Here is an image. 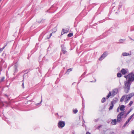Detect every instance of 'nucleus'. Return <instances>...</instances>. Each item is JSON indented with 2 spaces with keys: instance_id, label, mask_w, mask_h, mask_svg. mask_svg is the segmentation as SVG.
I'll return each instance as SVG.
<instances>
[{
  "instance_id": "nucleus-49",
  "label": "nucleus",
  "mask_w": 134,
  "mask_h": 134,
  "mask_svg": "<svg viewBox=\"0 0 134 134\" xmlns=\"http://www.w3.org/2000/svg\"><path fill=\"white\" fill-rule=\"evenodd\" d=\"M2 0H0V2H1V1Z\"/></svg>"
},
{
  "instance_id": "nucleus-20",
  "label": "nucleus",
  "mask_w": 134,
  "mask_h": 134,
  "mask_svg": "<svg viewBox=\"0 0 134 134\" xmlns=\"http://www.w3.org/2000/svg\"><path fill=\"white\" fill-rule=\"evenodd\" d=\"M73 111L74 114H76L78 112V110L77 109L73 110Z\"/></svg>"
},
{
  "instance_id": "nucleus-33",
  "label": "nucleus",
  "mask_w": 134,
  "mask_h": 134,
  "mask_svg": "<svg viewBox=\"0 0 134 134\" xmlns=\"http://www.w3.org/2000/svg\"><path fill=\"white\" fill-rule=\"evenodd\" d=\"M132 118H131L130 117L129 118V119H127V121H129H129L130 120H131V119Z\"/></svg>"
},
{
  "instance_id": "nucleus-43",
  "label": "nucleus",
  "mask_w": 134,
  "mask_h": 134,
  "mask_svg": "<svg viewBox=\"0 0 134 134\" xmlns=\"http://www.w3.org/2000/svg\"><path fill=\"white\" fill-rule=\"evenodd\" d=\"M42 101V99H41V102L40 103H38V105L39 104H40Z\"/></svg>"
},
{
  "instance_id": "nucleus-40",
  "label": "nucleus",
  "mask_w": 134,
  "mask_h": 134,
  "mask_svg": "<svg viewBox=\"0 0 134 134\" xmlns=\"http://www.w3.org/2000/svg\"><path fill=\"white\" fill-rule=\"evenodd\" d=\"M132 110V109H130L129 110V111L128 112H129V113H130V112Z\"/></svg>"
},
{
  "instance_id": "nucleus-10",
  "label": "nucleus",
  "mask_w": 134,
  "mask_h": 134,
  "mask_svg": "<svg viewBox=\"0 0 134 134\" xmlns=\"http://www.w3.org/2000/svg\"><path fill=\"white\" fill-rule=\"evenodd\" d=\"M122 74L125 75L127 73V71L126 69H122L121 71Z\"/></svg>"
},
{
  "instance_id": "nucleus-6",
  "label": "nucleus",
  "mask_w": 134,
  "mask_h": 134,
  "mask_svg": "<svg viewBox=\"0 0 134 134\" xmlns=\"http://www.w3.org/2000/svg\"><path fill=\"white\" fill-rule=\"evenodd\" d=\"M107 55V54L106 52H105L99 58V60H102L104 59L106 57Z\"/></svg>"
},
{
  "instance_id": "nucleus-4",
  "label": "nucleus",
  "mask_w": 134,
  "mask_h": 134,
  "mask_svg": "<svg viewBox=\"0 0 134 134\" xmlns=\"http://www.w3.org/2000/svg\"><path fill=\"white\" fill-rule=\"evenodd\" d=\"M7 67V65L6 63H5L3 60H2L0 63V71H2V67L5 68H6Z\"/></svg>"
},
{
  "instance_id": "nucleus-12",
  "label": "nucleus",
  "mask_w": 134,
  "mask_h": 134,
  "mask_svg": "<svg viewBox=\"0 0 134 134\" xmlns=\"http://www.w3.org/2000/svg\"><path fill=\"white\" fill-rule=\"evenodd\" d=\"M125 95L123 96L121 98V99L120 100V102H122L124 100V99L125 98Z\"/></svg>"
},
{
  "instance_id": "nucleus-41",
  "label": "nucleus",
  "mask_w": 134,
  "mask_h": 134,
  "mask_svg": "<svg viewBox=\"0 0 134 134\" xmlns=\"http://www.w3.org/2000/svg\"><path fill=\"white\" fill-rule=\"evenodd\" d=\"M86 134H91L89 132H86Z\"/></svg>"
},
{
  "instance_id": "nucleus-47",
  "label": "nucleus",
  "mask_w": 134,
  "mask_h": 134,
  "mask_svg": "<svg viewBox=\"0 0 134 134\" xmlns=\"http://www.w3.org/2000/svg\"><path fill=\"white\" fill-rule=\"evenodd\" d=\"M113 134H114V132H113Z\"/></svg>"
},
{
  "instance_id": "nucleus-29",
  "label": "nucleus",
  "mask_w": 134,
  "mask_h": 134,
  "mask_svg": "<svg viewBox=\"0 0 134 134\" xmlns=\"http://www.w3.org/2000/svg\"><path fill=\"white\" fill-rule=\"evenodd\" d=\"M64 54H65L67 52V51L65 50V49L62 50Z\"/></svg>"
},
{
  "instance_id": "nucleus-14",
  "label": "nucleus",
  "mask_w": 134,
  "mask_h": 134,
  "mask_svg": "<svg viewBox=\"0 0 134 134\" xmlns=\"http://www.w3.org/2000/svg\"><path fill=\"white\" fill-rule=\"evenodd\" d=\"M14 68L15 72H16L18 71L17 66L16 65H15L14 66Z\"/></svg>"
},
{
  "instance_id": "nucleus-19",
  "label": "nucleus",
  "mask_w": 134,
  "mask_h": 134,
  "mask_svg": "<svg viewBox=\"0 0 134 134\" xmlns=\"http://www.w3.org/2000/svg\"><path fill=\"white\" fill-rule=\"evenodd\" d=\"M117 76L119 77H120L121 76V73L120 72L118 73L117 74Z\"/></svg>"
},
{
  "instance_id": "nucleus-15",
  "label": "nucleus",
  "mask_w": 134,
  "mask_h": 134,
  "mask_svg": "<svg viewBox=\"0 0 134 134\" xmlns=\"http://www.w3.org/2000/svg\"><path fill=\"white\" fill-rule=\"evenodd\" d=\"M125 41V40L124 39H120L119 41V42L120 43H122L124 42Z\"/></svg>"
},
{
  "instance_id": "nucleus-23",
  "label": "nucleus",
  "mask_w": 134,
  "mask_h": 134,
  "mask_svg": "<svg viewBox=\"0 0 134 134\" xmlns=\"http://www.w3.org/2000/svg\"><path fill=\"white\" fill-rule=\"evenodd\" d=\"M6 46V45L4 46L2 48H0V52L2 51L5 48V47Z\"/></svg>"
},
{
  "instance_id": "nucleus-30",
  "label": "nucleus",
  "mask_w": 134,
  "mask_h": 134,
  "mask_svg": "<svg viewBox=\"0 0 134 134\" xmlns=\"http://www.w3.org/2000/svg\"><path fill=\"white\" fill-rule=\"evenodd\" d=\"M99 120V119H95L94 120V121L95 122H97Z\"/></svg>"
},
{
  "instance_id": "nucleus-50",
  "label": "nucleus",
  "mask_w": 134,
  "mask_h": 134,
  "mask_svg": "<svg viewBox=\"0 0 134 134\" xmlns=\"http://www.w3.org/2000/svg\"><path fill=\"white\" fill-rule=\"evenodd\" d=\"M58 114V113H57V115Z\"/></svg>"
},
{
  "instance_id": "nucleus-11",
  "label": "nucleus",
  "mask_w": 134,
  "mask_h": 134,
  "mask_svg": "<svg viewBox=\"0 0 134 134\" xmlns=\"http://www.w3.org/2000/svg\"><path fill=\"white\" fill-rule=\"evenodd\" d=\"M131 98V97H130L128 95L126 97V99H127V100H125V103H126L127 102V101L129 99H130Z\"/></svg>"
},
{
  "instance_id": "nucleus-36",
  "label": "nucleus",
  "mask_w": 134,
  "mask_h": 134,
  "mask_svg": "<svg viewBox=\"0 0 134 134\" xmlns=\"http://www.w3.org/2000/svg\"><path fill=\"white\" fill-rule=\"evenodd\" d=\"M52 33H51L50 35V36L49 37H47V38L48 39H49L50 37H51L52 36Z\"/></svg>"
},
{
  "instance_id": "nucleus-44",
  "label": "nucleus",
  "mask_w": 134,
  "mask_h": 134,
  "mask_svg": "<svg viewBox=\"0 0 134 134\" xmlns=\"http://www.w3.org/2000/svg\"><path fill=\"white\" fill-rule=\"evenodd\" d=\"M73 134H75V132L74 131L72 132Z\"/></svg>"
},
{
  "instance_id": "nucleus-25",
  "label": "nucleus",
  "mask_w": 134,
  "mask_h": 134,
  "mask_svg": "<svg viewBox=\"0 0 134 134\" xmlns=\"http://www.w3.org/2000/svg\"><path fill=\"white\" fill-rule=\"evenodd\" d=\"M63 32H64V33H64H66L68 32V31L64 29H63Z\"/></svg>"
},
{
  "instance_id": "nucleus-1",
  "label": "nucleus",
  "mask_w": 134,
  "mask_h": 134,
  "mask_svg": "<svg viewBox=\"0 0 134 134\" xmlns=\"http://www.w3.org/2000/svg\"><path fill=\"white\" fill-rule=\"evenodd\" d=\"M125 78L128 79V80L125 81L124 86V91L126 93H129L130 88L131 84V82H132L134 80V74L133 72H131L127 76H125Z\"/></svg>"
},
{
  "instance_id": "nucleus-32",
  "label": "nucleus",
  "mask_w": 134,
  "mask_h": 134,
  "mask_svg": "<svg viewBox=\"0 0 134 134\" xmlns=\"http://www.w3.org/2000/svg\"><path fill=\"white\" fill-rule=\"evenodd\" d=\"M4 79V77H3L2 78L1 80V82L3 81Z\"/></svg>"
},
{
  "instance_id": "nucleus-13",
  "label": "nucleus",
  "mask_w": 134,
  "mask_h": 134,
  "mask_svg": "<svg viewBox=\"0 0 134 134\" xmlns=\"http://www.w3.org/2000/svg\"><path fill=\"white\" fill-rule=\"evenodd\" d=\"M111 92H109V94L106 97V98L107 99H108L109 97L111 96Z\"/></svg>"
},
{
  "instance_id": "nucleus-42",
  "label": "nucleus",
  "mask_w": 134,
  "mask_h": 134,
  "mask_svg": "<svg viewBox=\"0 0 134 134\" xmlns=\"http://www.w3.org/2000/svg\"><path fill=\"white\" fill-rule=\"evenodd\" d=\"M132 134H134V130L132 132Z\"/></svg>"
},
{
  "instance_id": "nucleus-31",
  "label": "nucleus",
  "mask_w": 134,
  "mask_h": 134,
  "mask_svg": "<svg viewBox=\"0 0 134 134\" xmlns=\"http://www.w3.org/2000/svg\"><path fill=\"white\" fill-rule=\"evenodd\" d=\"M84 100H83V99H82V105L83 106H84V104H85V103H84Z\"/></svg>"
},
{
  "instance_id": "nucleus-27",
  "label": "nucleus",
  "mask_w": 134,
  "mask_h": 134,
  "mask_svg": "<svg viewBox=\"0 0 134 134\" xmlns=\"http://www.w3.org/2000/svg\"><path fill=\"white\" fill-rule=\"evenodd\" d=\"M133 103V102L132 101H131L130 102L129 104V106L130 107L131 105Z\"/></svg>"
},
{
  "instance_id": "nucleus-21",
  "label": "nucleus",
  "mask_w": 134,
  "mask_h": 134,
  "mask_svg": "<svg viewBox=\"0 0 134 134\" xmlns=\"http://www.w3.org/2000/svg\"><path fill=\"white\" fill-rule=\"evenodd\" d=\"M72 68L69 69L67 70L66 73H67L68 72V73H69V72L72 71Z\"/></svg>"
},
{
  "instance_id": "nucleus-35",
  "label": "nucleus",
  "mask_w": 134,
  "mask_h": 134,
  "mask_svg": "<svg viewBox=\"0 0 134 134\" xmlns=\"http://www.w3.org/2000/svg\"><path fill=\"white\" fill-rule=\"evenodd\" d=\"M102 127V125H100L98 127H97V129H100V127Z\"/></svg>"
},
{
  "instance_id": "nucleus-48",
  "label": "nucleus",
  "mask_w": 134,
  "mask_h": 134,
  "mask_svg": "<svg viewBox=\"0 0 134 134\" xmlns=\"http://www.w3.org/2000/svg\"><path fill=\"white\" fill-rule=\"evenodd\" d=\"M91 82H93V81H91Z\"/></svg>"
},
{
  "instance_id": "nucleus-17",
  "label": "nucleus",
  "mask_w": 134,
  "mask_h": 134,
  "mask_svg": "<svg viewBox=\"0 0 134 134\" xmlns=\"http://www.w3.org/2000/svg\"><path fill=\"white\" fill-rule=\"evenodd\" d=\"M106 101V99L105 97L103 98L101 100L102 102V103H104Z\"/></svg>"
},
{
  "instance_id": "nucleus-22",
  "label": "nucleus",
  "mask_w": 134,
  "mask_h": 134,
  "mask_svg": "<svg viewBox=\"0 0 134 134\" xmlns=\"http://www.w3.org/2000/svg\"><path fill=\"white\" fill-rule=\"evenodd\" d=\"M73 34L72 33H70L68 34V36L69 37H70L73 36Z\"/></svg>"
},
{
  "instance_id": "nucleus-16",
  "label": "nucleus",
  "mask_w": 134,
  "mask_h": 134,
  "mask_svg": "<svg viewBox=\"0 0 134 134\" xmlns=\"http://www.w3.org/2000/svg\"><path fill=\"white\" fill-rule=\"evenodd\" d=\"M128 95L131 97V98L133 96H134V93L132 92L131 93H130Z\"/></svg>"
},
{
  "instance_id": "nucleus-5",
  "label": "nucleus",
  "mask_w": 134,
  "mask_h": 134,
  "mask_svg": "<svg viewBox=\"0 0 134 134\" xmlns=\"http://www.w3.org/2000/svg\"><path fill=\"white\" fill-rule=\"evenodd\" d=\"M65 122L62 121H59L58 123V126L60 129H62L65 125Z\"/></svg>"
},
{
  "instance_id": "nucleus-7",
  "label": "nucleus",
  "mask_w": 134,
  "mask_h": 134,
  "mask_svg": "<svg viewBox=\"0 0 134 134\" xmlns=\"http://www.w3.org/2000/svg\"><path fill=\"white\" fill-rule=\"evenodd\" d=\"M118 92V90L115 89L113 90L112 92V94L113 96L115 95Z\"/></svg>"
},
{
  "instance_id": "nucleus-26",
  "label": "nucleus",
  "mask_w": 134,
  "mask_h": 134,
  "mask_svg": "<svg viewBox=\"0 0 134 134\" xmlns=\"http://www.w3.org/2000/svg\"><path fill=\"white\" fill-rule=\"evenodd\" d=\"M87 72L85 71L84 73L82 75L81 77L82 78H83L84 77V75L86 74Z\"/></svg>"
},
{
  "instance_id": "nucleus-34",
  "label": "nucleus",
  "mask_w": 134,
  "mask_h": 134,
  "mask_svg": "<svg viewBox=\"0 0 134 134\" xmlns=\"http://www.w3.org/2000/svg\"><path fill=\"white\" fill-rule=\"evenodd\" d=\"M22 88H24V82H23V83L22 85Z\"/></svg>"
},
{
  "instance_id": "nucleus-28",
  "label": "nucleus",
  "mask_w": 134,
  "mask_h": 134,
  "mask_svg": "<svg viewBox=\"0 0 134 134\" xmlns=\"http://www.w3.org/2000/svg\"><path fill=\"white\" fill-rule=\"evenodd\" d=\"M129 112H127V113H126V114H125V115L124 116V118H126V116H127V115L129 114Z\"/></svg>"
},
{
  "instance_id": "nucleus-38",
  "label": "nucleus",
  "mask_w": 134,
  "mask_h": 134,
  "mask_svg": "<svg viewBox=\"0 0 134 134\" xmlns=\"http://www.w3.org/2000/svg\"><path fill=\"white\" fill-rule=\"evenodd\" d=\"M25 74H24V75L23 76V80L22 81L23 82H24V76Z\"/></svg>"
},
{
  "instance_id": "nucleus-24",
  "label": "nucleus",
  "mask_w": 134,
  "mask_h": 134,
  "mask_svg": "<svg viewBox=\"0 0 134 134\" xmlns=\"http://www.w3.org/2000/svg\"><path fill=\"white\" fill-rule=\"evenodd\" d=\"M62 50L65 49V47H64V44H62L61 46Z\"/></svg>"
},
{
  "instance_id": "nucleus-51",
  "label": "nucleus",
  "mask_w": 134,
  "mask_h": 134,
  "mask_svg": "<svg viewBox=\"0 0 134 134\" xmlns=\"http://www.w3.org/2000/svg\"><path fill=\"white\" fill-rule=\"evenodd\" d=\"M58 114V113H57V115Z\"/></svg>"
},
{
  "instance_id": "nucleus-2",
  "label": "nucleus",
  "mask_w": 134,
  "mask_h": 134,
  "mask_svg": "<svg viewBox=\"0 0 134 134\" xmlns=\"http://www.w3.org/2000/svg\"><path fill=\"white\" fill-rule=\"evenodd\" d=\"M124 114V112H121L117 115V120L115 119L111 121V124L115 125L117 124V122H120L122 121V116Z\"/></svg>"
},
{
  "instance_id": "nucleus-46",
  "label": "nucleus",
  "mask_w": 134,
  "mask_h": 134,
  "mask_svg": "<svg viewBox=\"0 0 134 134\" xmlns=\"http://www.w3.org/2000/svg\"><path fill=\"white\" fill-rule=\"evenodd\" d=\"M55 31H56V28H55Z\"/></svg>"
},
{
  "instance_id": "nucleus-37",
  "label": "nucleus",
  "mask_w": 134,
  "mask_h": 134,
  "mask_svg": "<svg viewBox=\"0 0 134 134\" xmlns=\"http://www.w3.org/2000/svg\"><path fill=\"white\" fill-rule=\"evenodd\" d=\"M119 107L117 109V111L118 112H119Z\"/></svg>"
},
{
  "instance_id": "nucleus-45",
  "label": "nucleus",
  "mask_w": 134,
  "mask_h": 134,
  "mask_svg": "<svg viewBox=\"0 0 134 134\" xmlns=\"http://www.w3.org/2000/svg\"><path fill=\"white\" fill-rule=\"evenodd\" d=\"M130 39L131 40H132V39L131 37H130Z\"/></svg>"
},
{
  "instance_id": "nucleus-39",
  "label": "nucleus",
  "mask_w": 134,
  "mask_h": 134,
  "mask_svg": "<svg viewBox=\"0 0 134 134\" xmlns=\"http://www.w3.org/2000/svg\"><path fill=\"white\" fill-rule=\"evenodd\" d=\"M134 115V113L132 114V115L130 116V117L131 118H132Z\"/></svg>"
},
{
  "instance_id": "nucleus-9",
  "label": "nucleus",
  "mask_w": 134,
  "mask_h": 134,
  "mask_svg": "<svg viewBox=\"0 0 134 134\" xmlns=\"http://www.w3.org/2000/svg\"><path fill=\"white\" fill-rule=\"evenodd\" d=\"M122 55L123 56H126L128 55H131V53H128L124 52L123 53Z\"/></svg>"
},
{
  "instance_id": "nucleus-18",
  "label": "nucleus",
  "mask_w": 134,
  "mask_h": 134,
  "mask_svg": "<svg viewBox=\"0 0 134 134\" xmlns=\"http://www.w3.org/2000/svg\"><path fill=\"white\" fill-rule=\"evenodd\" d=\"M129 122V121H126V122H125V123L124 124L123 126V127H125L126 125Z\"/></svg>"
},
{
  "instance_id": "nucleus-3",
  "label": "nucleus",
  "mask_w": 134,
  "mask_h": 134,
  "mask_svg": "<svg viewBox=\"0 0 134 134\" xmlns=\"http://www.w3.org/2000/svg\"><path fill=\"white\" fill-rule=\"evenodd\" d=\"M118 101V99L117 98H114L113 100L111 102V104L109 108V110L112 109L114 107V105Z\"/></svg>"
},
{
  "instance_id": "nucleus-8",
  "label": "nucleus",
  "mask_w": 134,
  "mask_h": 134,
  "mask_svg": "<svg viewBox=\"0 0 134 134\" xmlns=\"http://www.w3.org/2000/svg\"><path fill=\"white\" fill-rule=\"evenodd\" d=\"M119 107V109L120 111H122L121 112H124L123 111L125 110V106L124 105H120ZM124 113L125 111H124Z\"/></svg>"
}]
</instances>
